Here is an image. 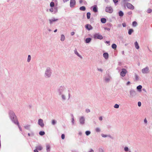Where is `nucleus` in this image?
I'll list each match as a JSON object with an SVG mask.
<instances>
[{"instance_id": "nucleus-1", "label": "nucleus", "mask_w": 152, "mask_h": 152, "mask_svg": "<svg viewBox=\"0 0 152 152\" xmlns=\"http://www.w3.org/2000/svg\"><path fill=\"white\" fill-rule=\"evenodd\" d=\"M57 92L62 101L68 100L70 98V91L69 90L67 91L66 87L64 86H59L57 89Z\"/></svg>"}, {"instance_id": "nucleus-2", "label": "nucleus", "mask_w": 152, "mask_h": 152, "mask_svg": "<svg viewBox=\"0 0 152 152\" xmlns=\"http://www.w3.org/2000/svg\"><path fill=\"white\" fill-rule=\"evenodd\" d=\"M10 118L12 121L15 124H16V121H18L17 119V117L16 116L15 113L12 111H10L9 113Z\"/></svg>"}, {"instance_id": "nucleus-3", "label": "nucleus", "mask_w": 152, "mask_h": 152, "mask_svg": "<svg viewBox=\"0 0 152 152\" xmlns=\"http://www.w3.org/2000/svg\"><path fill=\"white\" fill-rule=\"evenodd\" d=\"M51 75L52 72L51 69L50 67L47 68L45 71V77L46 78H50L51 76Z\"/></svg>"}, {"instance_id": "nucleus-4", "label": "nucleus", "mask_w": 152, "mask_h": 152, "mask_svg": "<svg viewBox=\"0 0 152 152\" xmlns=\"http://www.w3.org/2000/svg\"><path fill=\"white\" fill-rule=\"evenodd\" d=\"M79 121L80 125H84L85 122V119L84 116H82L79 117Z\"/></svg>"}, {"instance_id": "nucleus-5", "label": "nucleus", "mask_w": 152, "mask_h": 152, "mask_svg": "<svg viewBox=\"0 0 152 152\" xmlns=\"http://www.w3.org/2000/svg\"><path fill=\"white\" fill-rule=\"evenodd\" d=\"M105 11L109 13H112L113 12V9L110 6H107L105 7Z\"/></svg>"}, {"instance_id": "nucleus-6", "label": "nucleus", "mask_w": 152, "mask_h": 152, "mask_svg": "<svg viewBox=\"0 0 152 152\" xmlns=\"http://www.w3.org/2000/svg\"><path fill=\"white\" fill-rule=\"evenodd\" d=\"M94 39H102L103 38L102 36L99 34H96L94 35Z\"/></svg>"}, {"instance_id": "nucleus-7", "label": "nucleus", "mask_w": 152, "mask_h": 152, "mask_svg": "<svg viewBox=\"0 0 152 152\" xmlns=\"http://www.w3.org/2000/svg\"><path fill=\"white\" fill-rule=\"evenodd\" d=\"M127 73V71L125 69H122V71L120 72V75L122 77H124L126 74Z\"/></svg>"}, {"instance_id": "nucleus-8", "label": "nucleus", "mask_w": 152, "mask_h": 152, "mask_svg": "<svg viewBox=\"0 0 152 152\" xmlns=\"http://www.w3.org/2000/svg\"><path fill=\"white\" fill-rule=\"evenodd\" d=\"M76 1L75 0H70V6L71 8L74 7L76 5Z\"/></svg>"}, {"instance_id": "nucleus-9", "label": "nucleus", "mask_w": 152, "mask_h": 152, "mask_svg": "<svg viewBox=\"0 0 152 152\" xmlns=\"http://www.w3.org/2000/svg\"><path fill=\"white\" fill-rule=\"evenodd\" d=\"M112 79V77L111 76L109 75H108L107 76H106L104 78V80L106 83L109 82Z\"/></svg>"}, {"instance_id": "nucleus-10", "label": "nucleus", "mask_w": 152, "mask_h": 152, "mask_svg": "<svg viewBox=\"0 0 152 152\" xmlns=\"http://www.w3.org/2000/svg\"><path fill=\"white\" fill-rule=\"evenodd\" d=\"M142 72L143 74H146L149 72V69L148 67H146L142 69Z\"/></svg>"}, {"instance_id": "nucleus-11", "label": "nucleus", "mask_w": 152, "mask_h": 152, "mask_svg": "<svg viewBox=\"0 0 152 152\" xmlns=\"http://www.w3.org/2000/svg\"><path fill=\"white\" fill-rule=\"evenodd\" d=\"M38 124L41 127H43L44 126L43 120L41 119H39L38 120Z\"/></svg>"}, {"instance_id": "nucleus-12", "label": "nucleus", "mask_w": 152, "mask_h": 152, "mask_svg": "<svg viewBox=\"0 0 152 152\" xmlns=\"http://www.w3.org/2000/svg\"><path fill=\"white\" fill-rule=\"evenodd\" d=\"M127 7L129 9L133 10L134 9V6L131 4L129 3H127L126 4Z\"/></svg>"}, {"instance_id": "nucleus-13", "label": "nucleus", "mask_w": 152, "mask_h": 152, "mask_svg": "<svg viewBox=\"0 0 152 152\" xmlns=\"http://www.w3.org/2000/svg\"><path fill=\"white\" fill-rule=\"evenodd\" d=\"M58 19H56L55 18H52L51 19H49V23L50 25H52L54 22L58 20Z\"/></svg>"}, {"instance_id": "nucleus-14", "label": "nucleus", "mask_w": 152, "mask_h": 152, "mask_svg": "<svg viewBox=\"0 0 152 152\" xmlns=\"http://www.w3.org/2000/svg\"><path fill=\"white\" fill-rule=\"evenodd\" d=\"M136 91L133 89H131L130 91V94L131 96L133 97L136 95Z\"/></svg>"}, {"instance_id": "nucleus-15", "label": "nucleus", "mask_w": 152, "mask_h": 152, "mask_svg": "<svg viewBox=\"0 0 152 152\" xmlns=\"http://www.w3.org/2000/svg\"><path fill=\"white\" fill-rule=\"evenodd\" d=\"M86 28L88 30H92L93 29V27L91 26L89 24H87L85 26Z\"/></svg>"}, {"instance_id": "nucleus-16", "label": "nucleus", "mask_w": 152, "mask_h": 152, "mask_svg": "<svg viewBox=\"0 0 152 152\" xmlns=\"http://www.w3.org/2000/svg\"><path fill=\"white\" fill-rule=\"evenodd\" d=\"M74 53L77 55L79 57H80L81 59H82L83 58L77 52V49L76 48H75L74 50Z\"/></svg>"}, {"instance_id": "nucleus-17", "label": "nucleus", "mask_w": 152, "mask_h": 152, "mask_svg": "<svg viewBox=\"0 0 152 152\" xmlns=\"http://www.w3.org/2000/svg\"><path fill=\"white\" fill-rule=\"evenodd\" d=\"M39 151H41L42 149V147L41 145H39L35 147Z\"/></svg>"}, {"instance_id": "nucleus-18", "label": "nucleus", "mask_w": 152, "mask_h": 152, "mask_svg": "<svg viewBox=\"0 0 152 152\" xmlns=\"http://www.w3.org/2000/svg\"><path fill=\"white\" fill-rule=\"evenodd\" d=\"M93 8V11L94 12H97V7L96 5H95L92 7Z\"/></svg>"}, {"instance_id": "nucleus-19", "label": "nucleus", "mask_w": 152, "mask_h": 152, "mask_svg": "<svg viewBox=\"0 0 152 152\" xmlns=\"http://www.w3.org/2000/svg\"><path fill=\"white\" fill-rule=\"evenodd\" d=\"M108 54L107 53H104L103 54L104 57L106 59L108 58Z\"/></svg>"}, {"instance_id": "nucleus-20", "label": "nucleus", "mask_w": 152, "mask_h": 152, "mask_svg": "<svg viewBox=\"0 0 152 152\" xmlns=\"http://www.w3.org/2000/svg\"><path fill=\"white\" fill-rule=\"evenodd\" d=\"M134 44L135 48L137 49H139L140 47L139 45L137 42V41L135 42Z\"/></svg>"}, {"instance_id": "nucleus-21", "label": "nucleus", "mask_w": 152, "mask_h": 152, "mask_svg": "<svg viewBox=\"0 0 152 152\" xmlns=\"http://www.w3.org/2000/svg\"><path fill=\"white\" fill-rule=\"evenodd\" d=\"M71 116L72 117L71 122H72V125H73L74 124V123H75V120H74V116L72 114H71Z\"/></svg>"}, {"instance_id": "nucleus-22", "label": "nucleus", "mask_w": 152, "mask_h": 152, "mask_svg": "<svg viewBox=\"0 0 152 152\" xmlns=\"http://www.w3.org/2000/svg\"><path fill=\"white\" fill-rule=\"evenodd\" d=\"M91 39L90 38H87L85 40V42L86 43H89L91 41Z\"/></svg>"}, {"instance_id": "nucleus-23", "label": "nucleus", "mask_w": 152, "mask_h": 152, "mask_svg": "<svg viewBox=\"0 0 152 152\" xmlns=\"http://www.w3.org/2000/svg\"><path fill=\"white\" fill-rule=\"evenodd\" d=\"M65 39V37L64 34H61V37L60 40L61 41L63 42L64 41Z\"/></svg>"}, {"instance_id": "nucleus-24", "label": "nucleus", "mask_w": 152, "mask_h": 152, "mask_svg": "<svg viewBox=\"0 0 152 152\" xmlns=\"http://www.w3.org/2000/svg\"><path fill=\"white\" fill-rule=\"evenodd\" d=\"M46 150L47 152H49L50 151V146L49 144L46 145Z\"/></svg>"}, {"instance_id": "nucleus-25", "label": "nucleus", "mask_w": 152, "mask_h": 152, "mask_svg": "<svg viewBox=\"0 0 152 152\" xmlns=\"http://www.w3.org/2000/svg\"><path fill=\"white\" fill-rule=\"evenodd\" d=\"M57 123V121L56 120L53 119L51 121V124L53 125H54L56 124Z\"/></svg>"}, {"instance_id": "nucleus-26", "label": "nucleus", "mask_w": 152, "mask_h": 152, "mask_svg": "<svg viewBox=\"0 0 152 152\" xmlns=\"http://www.w3.org/2000/svg\"><path fill=\"white\" fill-rule=\"evenodd\" d=\"M142 87V86L140 85L137 87V89L139 91H141Z\"/></svg>"}, {"instance_id": "nucleus-27", "label": "nucleus", "mask_w": 152, "mask_h": 152, "mask_svg": "<svg viewBox=\"0 0 152 152\" xmlns=\"http://www.w3.org/2000/svg\"><path fill=\"white\" fill-rule=\"evenodd\" d=\"M79 9L81 11H85L86 10V8L85 7L83 6L80 7Z\"/></svg>"}, {"instance_id": "nucleus-28", "label": "nucleus", "mask_w": 152, "mask_h": 152, "mask_svg": "<svg viewBox=\"0 0 152 152\" xmlns=\"http://www.w3.org/2000/svg\"><path fill=\"white\" fill-rule=\"evenodd\" d=\"M101 22L103 23H104L106 22V20L105 18H102L101 19Z\"/></svg>"}, {"instance_id": "nucleus-29", "label": "nucleus", "mask_w": 152, "mask_h": 152, "mask_svg": "<svg viewBox=\"0 0 152 152\" xmlns=\"http://www.w3.org/2000/svg\"><path fill=\"white\" fill-rule=\"evenodd\" d=\"M30 125H27L24 126L25 129H26L30 130Z\"/></svg>"}, {"instance_id": "nucleus-30", "label": "nucleus", "mask_w": 152, "mask_h": 152, "mask_svg": "<svg viewBox=\"0 0 152 152\" xmlns=\"http://www.w3.org/2000/svg\"><path fill=\"white\" fill-rule=\"evenodd\" d=\"M134 31V30L133 29H129V31H128V34H129V35H131L132 34V33Z\"/></svg>"}, {"instance_id": "nucleus-31", "label": "nucleus", "mask_w": 152, "mask_h": 152, "mask_svg": "<svg viewBox=\"0 0 152 152\" xmlns=\"http://www.w3.org/2000/svg\"><path fill=\"white\" fill-rule=\"evenodd\" d=\"M119 15L121 17H122L124 15V13L122 11H120L118 12Z\"/></svg>"}, {"instance_id": "nucleus-32", "label": "nucleus", "mask_w": 152, "mask_h": 152, "mask_svg": "<svg viewBox=\"0 0 152 152\" xmlns=\"http://www.w3.org/2000/svg\"><path fill=\"white\" fill-rule=\"evenodd\" d=\"M58 12L57 7H55L53 8V13H55Z\"/></svg>"}, {"instance_id": "nucleus-33", "label": "nucleus", "mask_w": 152, "mask_h": 152, "mask_svg": "<svg viewBox=\"0 0 152 152\" xmlns=\"http://www.w3.org/2000/svg\"><path fill=\"white\" fill-rule=\"evenodd\" d=\"M91 13L90 12H88L87 13V17L88 19H89L90 18Z\"/></svg>"}, {"instance_id": "nucleus-34", "label": "nucleus", "mask_w": 152, "mask_h": 152, "mask_svg": "<svg viewBox=\"0 0 152 152\" xmlns=\"http://www.w3.org/2000/svg\"><path fill=\"white\" fill-rule=\"evenodd\" d=\"M132 26L134 27H136L137 25V23L136 21H134L132 23Z\"/></svg>"}, {"instance_id": "nucleus-35", "label": "nucleus", "mask_w": 152, "mask_h": 152, "mask_svg": "<svg viewBox=\"0 0 152 152\" xmlns=\"http://www.w3.org/2000/svg\"><path fill=\"white\" fill-rule=\"evenodd\" d=\"M55 4L54 2L52 1L50 3V6L51 7H53L54 6Z\"/></svg>"}, {"instance_id": "nucleus-36", "label": "nucleus", "mask_w": 152, "mask_h": 152, "mask_svg": "<svg viewBox=\"0 0 152 152\" xmlns=\"http://www.w3.org/2000/svg\"><path fill=\"white\" fill-rule=\"evenodd\" d=\"M39 134L41 136H43L45 134V132L44 131H41L39 132Z\"/></svg>"}, {"instance_id": "nucleus-37", "label": "nucleus", "mask_w": 152, "mask_h": 152, "mask_svg": "<svg viewBox=\"0 0 152 152\" xmlns=\"http://www.w3.org/2000/svg\"><path fill=\"white\" fill-rule=\"evenodd\" d=\"M16 122H17L16 123V124H17L18 125L20 131H22V129H21V128L20 127V126H19V122H18V121H16Z\"/></svg>"}, {"instance_id": "nucleus-38", "label": "nucleus", "mask_w": 152, "mask_h": 152, "mask_svg": "<svg viewBox=\"0 0 152 152\" xmlns=\"http://www.w3.org/2000/svg\"><path fill=\"white\" fill-rule=\"evenodd\" d=\"M96 131L97 132H100L101 131V129L99 127H97L95 129Z\"/></svg>"}, {"instance_id": "nucleus-39", "label": "nucleus", "mask_w": 152, "mask_h": 152, "mask_svg": "<svg viewBox=\"0 0 152 152\" xmlns=\"http://www.w3.org/2000/svg\"><path fill=\"white\" fill-rule=\"evenodd\" d=\"M85 133L87 136H88L90 134L91 132L89 131H87Z\"/></svg>"}, {"instance_id": "nucleus-40", "label": "nucleus", "mask_w": 152, "mask_h": 152, "mask_svg": "<svg viewBox=\"0 0 152 152\" xmlns=\"http://www.w3.org/2000/svg\"><path fill=\"white\" fill-rule=\"evenodd\" d=\"M112 47L113 49H115L117 47V45L115 44H113L112 45Z\"/></svg>"}, {"instance_id": "nucleus-41", "label": "nucleus", "mask_w": 152, "mask_h": 152, "mask_svg": "<svg viewBox=\"0 0 152 152\" xmlns=\"http://www.w3.org/2000/svg\"><path fill=\"white\" fill-rule=\"evenodd\" d=\"M31 60V56L30 55H28V59H27V61L28 62H29Z\"/></svg>"}, {"instance_id": "nucleus-42", "label": "nucleus", "mask_w": 152, "mask_h": 152, "mask_svg": "<svg viewBox=\"0 0 152 152\" xmlns=\"http://www.w3.org/2000/svg\"><path fill=\"white\" fill-rule=\"evenodd\" d=\"M124 151L125 152H127L129 151V148L127 147H125L124 148Z\"/></svg>"}, {"instance_id": "nucleus-43", "label": "nucleus", "mask_w": 152, "mask_h": 152, "mask_svg": "<svg viewBox=\"0 0 152 152\" xmlns=\"http://www.w3.org/2000/svg\"><path fill=\"white\" fill-rule=\"evenodd\" d=\"M152 11V10L151 9H148L147 10V12L148 13H151Z\"/></svg>"}, {"instance_id": "nucleus-44", "label": "nucleus", "mask_w": 152, "mask_h": 152, "mask_svg": "<svg viewBox=\"0 0 152 152\" xmlns=\"http://www.w3.org/2000/svg\"><path fill=\"white\" fill-rule=\"evenodd\" d=\"M98 150L99 152H104L103 150L101 148H99Z\"/></svg>"}, {"instance_id": "nucleus-45", "label": "nucleus", "mask_w": 152, "mask_h": 152, "mask_svg": "<svg viewBox=\"0 0 152 152\" xmlns=\"http://www.w3.org/2000/svg\"><path fill=\"white\" fill-rule=\"evenodd\" d=\"M114 107L116 108H118L119 107V105L117 104H115L114 106Z\"/></svg>"}, {"instance_id": "nucleus-46", "label": "nucleus", "mask_w": 152, "mask_h": 152, "mask_svg": "<svg viewBox=\"0 0 152 152\" xmlns=\"http://www.w3.org/2000/svg\"><path fill=\"white\" fill-rule=\"evenodd\" d=\"M85 111L86 113H88L90 112V110L89 109H86Z\"/></svg>"}, {"instance_id": "nucleus-47", "label": "nucleus", "mask_w": 152, "mask_h": 152, "mask_svg": "<svg viewBox=\"0 0 152 152\" xmlns=\"http://www.w3.org/2000/svg\"><path fill=\"white\" fill-rule=\"evenodd\" d=\"M135 78L136 79V80H138V76L136 74H135Z\"/></svg>"}, {"instance_id": "nucleus-48", "label": "nucleus", "mask_w": 152, "mask_h": 152, "mask_svg": "<svg viewBox=\"0 0 152 152\" xmlns=\"http://www.w3.org/2000/svg\"><path fill=\"white\" fill-rule=\"evenodd\" d=\"M101 136L103 137H106L108 136L107 135L103 134H102Z\"/></svg>"}, {"instance_id": "nucleus-49", "label": "nucleus", "mask_w": 152, "mask_h": 152, "mask_svg": "<svg viewBox=\"0 0 152 152\" xmlns=\"http://www.w3.org/2000/svg\"><path fill=\"white\" fill-rule=\"evenodd\" d=\"M49 11L50 12H53V7H51L49 9Z\"/></svg>"}, {"instance_id": "nucleus-50", "label": "nucleus", "mask_w": 152, "mask_h": 152, "mask_svg": "<svg viewBox=\"0 0 152 152\" xmlns=\"http://www.w3.org/2000/svg\"><path fill=\"white\" fill-rule=\"evenodd\" d=\"M144 122L145 124H147V120L146 118H145L144 120Z\"/></svg>"}, {"instance_id": "nucleus-51", "label": "nucleus", "mask_w": 152, "mask_h": 152, "mask_svg": "<svg viewBox=\"0 0 152 152\" xmlns=\"http://www.w3.org/2000/svg\"><path fill=\"white\" fill-rule=\"evenodd\" d=\"M61 138L62 139H64L65 138V135L64 134H62L61 136Z\"/></svg>"}, {"instance_id": "nucleus-52", "label": "nucleus", "mask_w": 152, "mask_h": 152, "mask_svg": "<svg viewBox=\"0 0 152 152\" xmlns=\"http://www.w3.org/2000/svg\"><path fill=\"white\" fill-rule=\"evenodd\" d=\"M123 2L124 3V5L125 4V2L126 1H129L130 0H122Z\"/></svg>"}, {"instance_id": "nucleus-53", "label": "nucleus", "mask_w": 152, "mask_h": 152, "mask_svg": "<svg viewBox=\"0 0 152 152\" xmlns=\"http://www.w3.org/2000/svg\"><path fill=\"white\" fill-rule=\"evenodd\" d=\"M141 102H138V105L139 107L141 106Z\"/></svg>"}, {"instance_id": "nucleus-54", "label": "nucleus", "mask_w": 152, "mask_h": 152, "mask_svg": "<svg viewBox=\"0 0 152 152\" xmlns=\"http://www.w3.org/2000/svg\"><path fill=\"white\" fill-rule=\"evenodd\" d=\"M104 29L106 30H107L108 31H109L110 30V29L109 28L105 27L104 28Z\"/></svg>"}, {"instance_id": "nucleus-55", "label": "nucleus", "mask_w": 152, "mask_h": 152, "mask_svg": "<svg viewBox=\"0 0 152 152\" xmlns=\"http://www.w3.org/2000/svg\"><path fill=\"white\" fill-rule=\"evenodd\" d=\"M97 70L101 72H103V70L101 69V68H97Z\"/></svg>"}, {"instance_id": "nucleus-56", "label": "nucleus", "mask_w": 152, "mask_h": 152, "mask_svg": "<svg viewBox=\"0 0 152 152\" xmlns=\"http://www.w3.org/2000/svg\"><path fill=\"white\" fill-rule=\"evenodd\" d=\"M113 1L115 4H116V3H117L118 1L117 0H113Z\"/></svg>"}, {"instance_id": "nucleus-57", "label": "nucleus", "mask_w": 152, "mask_h": 152, "mask_svg": "<svg viewBox=\"0 0 152 152\" xmlns=\"http://www.w3.org/2000/svg\"><path fill=\"white\" fill-rule=\"evenodd\" d=\"M122 25L123 27H125L126 26V24L125 23H122Z\"/></svg>"}, {"instance_id": "nucleus-58", "label": "nucleus", "mask_w": 152, "mask_h": 152, "mask_svg": "<svg viewBox=\"0 0 152 152\" xmlns=\"http://www.w3.org/2000/svg\"><path fill=\"white\" fill-rule=\"evenodd\" d=\"M89 152H94V151L93 149H91L89 151Z\"/></svg>"}, {"instance_id": "nucleus-59", "label": "nucleus", "mask_w": 152, "mask_h": 152, "mask_svg": "<svg viewBox=\"0 0 152 152\" xmlns=\"http://www.w3.org/2000/svg\"><path fill=\"white\" fill-rule=\"evenodd\" d=\"M79 1L80 4H81L83 2V0H79Z\"/></svg>"}, {"instance_id": "nucleus-60", "label": "nucleus", "mask_w": 152, "mask_h": 152, "mask_svg": "<svg viewBox=\"0 0 152 152\" xmlns=\"http://www.w3.org/2000/svg\"><path fill=\"white\" fill-rule=\"evenodd\" d=\"M99 119L100 121H102V117L101 116L99 117Z\"/></svg>"}, {"instance_id": "nucleus-61", "label": "nucleus", "mask_w": 152, "mask_h": 152, "mask_svg": "<svg viewBox=\"0 0 152 152\" xmlns=\"http://www.w3.org/2000/svg\"><path fill=\"white\" fill-rule=\"evenodd\" d=\"M69 0H63V1L64 3H65L68 1H69Z\"/></svg>"}, {"instance_id": "nucleus-62", "label": "nucleus", "mask_w": 152, "mask_h": 152, "mask_svg": "<svg viewBox=\"0 0 152 152\" xmlns=\"http://www.w3.org/2000/svg\"><path fill=\"white\" fill-rule=\"evenodd\" d=\"M75 34V32H72L71 33V35L72 36H73Z\"/></svg>"}, {"instance_id": "nucleus-63", "label": "nucleus", "mask_w": 152, "mask_h": 152, "mask_svg": "<svg viewBox=\"0 0 152 152\" xmlns=\"http://www.w3.org/2000/svg\"><path fill=\"white\" fill-rule=\"evenodd\" d=\"M38 150L36 149L34 150V152H39Z\"/></svg>"}, {"instance_id": "nucleus-64", "label": "nucleus", "mask_w": 152, "mask_h": 152, "mask_svg": "<svg viewBox=\"0 0 152 152\" xmlns=\"http://www.w3.org/2000/svg\"><path fill=\"white\" fill-rule=\"evenodd\" d=\"M78 134H79V135H82V133L81 132H79Z\"/></svg>"}]
</instances>
